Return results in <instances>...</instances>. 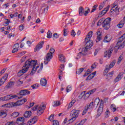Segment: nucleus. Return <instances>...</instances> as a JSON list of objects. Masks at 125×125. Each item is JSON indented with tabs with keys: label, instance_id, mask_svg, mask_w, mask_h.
<instances>
[{
	"label": "nucleus",
	"instance_id": "2f4dec72",
	"mask_svg": "<svg viewBox=\"0 0 125 125\" xmlns=\"http://www.w3.org/2000/svg\"><path fill=\"white\" fill-rule=\"evenodd\" d=\"M83 70H84V68H80V69L77 70L76 74H77L78 75H80L81 73H83Z\"/></svg>",
	"mask_w": 125,
	"mask_h": 125
},
{
	"label": "nucleus",
	"instance_id": "338daca9",
	"mask_svg": "<svg viewBox=\"0 0 125 125\" xmlns=\"http://www.w3.org/2000/svg\"><path fill=\"white\" fill-rule=\"evenodd\" d=\"M15 48L18 49L19 48V43H16L14 44Z\"/></svg>",
	"mask_w": 125,
	"mask_h": 125
},
{
	"label": "nucleus",
	"instance_id": "864d4df0",
	"mask_svg": "<svg viewBox=\"0 0 125 125\" xmlns=\"http://www.w3.org/2000/svg\"><path fill=\"white\" fill-rule=\"evenodd\" d=\"M105 118H108V117L110 116V111H109V110L106 111V112H105Z\"/></svg>",
	"mask_w": 125,
	"mask_h": 125
},
{
	"label": "nucleus",
	"instance_id": "680f3d73",
	"mask_svg": "<svg viewBox=\"0 0 125 125\" xmlns=\"http://www.w3.org/2000/svg\"><path fill=\"white\" fill-rule=\"evenodd\" d=\"M54 117V115L52 114L50 116V117H49V120L50 121V122H51V121L53 120Z\"/></svg>",
	"mask_w": 125,
	"mask_h": 125
},
{
	"label": "nucleus",
	"instance_id": "a19ab883",
	"mask_svg": "<svg viewBox=\"0 0 125 125\" xmlns=\"http://www.w3.org/2000/svg\"><path fill=\"white\" fill-rule=\"evenodd\" d=\"M110 108H111V110H112L113 112H116L117 108L115 107V105L114 104H111Z\"/></svg>",
	"mask_w": 125,
	"mask_h": 125
},
{
	"label": "nucleus",
	"instance_id": "412c9836",
	"mask_svg": "<svg viewBox=\"0 0 125 125\" xmlns=\"http://www.w3.org/2000/svg\"><path fill=\"white\" fill-rule=\"evenodd\" d=\"M110 6H108L106 8H104L100 13V15L101 16H103V15H105V13H107L108 10H109Z\"/></svg>",
	"mask_w": 125,
	"mask_h": 125
},
{
	"label": "nucleus",
	"instance_id": "ddd939ff",
	"mask_svg": "<svg viewBox=\"0 0 125 125\" xmlns=\"http://www.w3.org/2000/svg\"><path fill=\"white\" fill-rule=\"evenodd\" d=\"M113 49L114 47H113V46H110V47H109V49L104 52V57H106L107 55L108 58H110L111 57L112 53L113 52Z\"/></svg>",
	"mask_w": 125,
	"mask_h": 125
},
{
	"label": "nucleus",
	"instance_id": "5701e85b",
	"mask_svg": "<svg viewBox=\"0 0 125 125\" xmlns=\"http://www.w3.org/2000/svg\"><path fill=\"white\" fill-rule=\"evenodd\" d=\"M31 116H32L31 111H26L24 114V117H25V118H30Z\"/></svg>",
	"mask_w": 125,
	"mask_h": 125
},
{
	"label": "nucleus",
	"instance_id": "c85d7f7f",
	"mask_svg": "<svg viewBox=\"0 0 125 125\" xmlns=\"http://www.w3.org/2000/svg\"><path fill=\"white\" fill-rule=\"evenodd\" d=\"M54 104L53 105V107H58V106H60L61 105V102L59 101H55L54 102Z\"/></svg>",
	"mask_w": 125,
	"mask_h": 125
},
{
	"label": "nucleus",
	"instance_id": "5fc2aeb1",
	"mask_svg": "<svg viewBox=\"0 0 125 125\" xmlns=\"http://www.w3.org/2000/svg\"><path fill=\"white\" fill-rule=\"evenodd\" d=\"M67 32H68V31L67 30V29L64 28L63 29V36H64V37H66L67 36V35H68V34L67 33Z\"/></svg>",
	"mask_w": 125,
	"mask_h": 125
},
{
	"label": "nucleus",
	"instance_id": "c756f323",
	"mask_svg": "<svg viewBox=\"0 0 125 125\" xmlns=\"http://www.w3.org/2000/svg\"><path fill=\"white\" fill-rule=\"evenodd\" d=\"M2 116V118H5L6 117V111L1 110L0 111V116Z\"/></svg>",
	"mask_w": 125,
	"mask_h": 125
},
{
	"label": "nucleus",
	"instance_id": "6ab92c4d",
	"mask_svg": "<svg viewBox=\"0 0 125 125\" xmlns=\"http://www.w3.org/2000/svg\"><path fill=\"white\" fill-rule=\"evenodd\" d=\"M124 75V72H121L118 76L114 79V83H118L119 81L122 80L123 78V76Z\"/></svg>",
	"mask_w": 125,
	"mask_h": 125
},
{
	"label": "nucleus",
	"instance_id": "49530a36",
	"mask_svg": "<svg viewBox=\"0 0 125 125\" xmlns=\"http://www.w3.org/2000/svg\"><path fill=\"white\" fill-rule=\"evenodd\" d=\"M66 92H69L72 90V86L68 85L66 88Z\"/></svg>",
	"mask_w": 125,
	"mask_h": 125
},
{
	"label": "nucleus",
	"instance_id": "7ed1b4c3",
	"mask_svg": "<svg viewBox=\"0 0 125 125\" xmlns=\"http://www.w3.org/2000/svg\"><path fill=\"white\" fill-rule=\"evenodd\" d=\"M79 113H80V110H72L70 113V117L71 119L69 120V122L73 123L74 121H76L77 118L79 117Z\"/></svg>",
	"mask_w": 125,
	"mask_h": 125
},
{
	"label": "nucleus",
	"instance_id": "e2e57ef3",
	"mask_svg": "<svg viewBox=\"0 0 125 125\" xmlns=\"http://www.w3.org/2000/svg\"><path fill=\"white\" fill-rule=\"evenodd\" d=\"M53 38H55V39H58L59 38V36L57 35V33H55L53 35Z\"/></svg>",
	"mask_w": 125,
	"mask_h": 125
},
{
	"label": "nucleus",
	"instance_id": "dca6fc26",
	"mask_svg": "<svg viewBox=\"0 0 125 125\" xmlns=\"http://www.w3.org/2000/svg\"><path fill=\"white\" fill-rule=\"evenodd\" d=\"M44 43V42L42 41L41 42H40L37 45L36 47L35 48V51H39L41 48L43 46V44Z\"/></svg>",
	"mask_w": 125,
	"mask_h": 125
},
{
	"label": "nucleus",
	"instance_id": "69168bd1",
	"mask_svg": "<svg viewBox=\"0 0 125 125\" xmlns=\"http://www.w3.org/2000/svg\"><path fill=\"white\" fill-rule=\"evenodd\" d=\"M113 75H114V71H111L109 72L108 74L107 75V77H110V75L112 76Z\"/></svg>",
	"mask_w": 125,
	"mask_h": 125
},
{
	"label": "nucleus",
	"instance_id": "de8ad7c7",
	"mask_svg": "<svg viewBox=\"0 0 125 125\" xmlns=\"http://www.w3.org/2000/svg\"><path fill=\"white\" fill-rule=\"evenodd\" d=\"M125 24V22H120V23H119L117 26L119 27V28H123L124 27V24Z\"/></svg>",
	"mask_w": 125,
	"mask_h": 125
},
{
	"label": "nucleus",
	"instance_id": "f704fd0d",
	"mask_svg": "<svg viewBox=\"0 0 125 125\" xmlns=\"http://www.w3.org/2000/svg\"><path fill=\"white\" fill-rule=\"evenodd\" d=\"M52 37V33L50 32V30H48L47 34V38L48 39H50Z\"/></svg>",
	"mask_w": 125,
	"mask_h": 125
},
{
	"label": "nucleus",
	"instance_id": "20e7f679",
	"mask_svg": "<svg viewBox=\"0 0 125 125\" xmlns=\"http://www.w3.org/2000/svg\"><path fill=\"white\" fill-rule=\"evenodd\" d=\"M55 51V50H54V49L53 48L50 49V52L47 54L46 58L44 59V63L45 65H46L47 64H48V62L50 61V59H52L53 57L52 54L54 53Z\"/></svg>",
	"mask_w": 125,
	"mask_h": 125
},
{
	"label": "nucleus",
	"instance_id": "0eeeda50",
	"mask_svg": "<svg viewBox=\"0 0 125 125\" xmlns=\"http://www.w3.org/2000/svg\"><path fill=\"white\" fill-rule=\"evenodd\" d=\"M103 107H104V102L103 100H101V103L97 110L98 113L96 115V118H98L100 116H101V114H102L103 112Z\"/></svg>",
	"mask_w": 125,
	"mask_h": 125
},
{
	"label": "nucleus",
	"instance_id": "37998d69",
	"mask_svg": "<svg viewBox=\"0 0 125 125\" xmlns=\"http://www.w3.org/2000/svg\"><path fill=\"white\" fill-rule=\"evenodd\" d=\"M88 110V107L87 106H85L84 109L83 111L82 115H85V114H86V112H87Z\"/></svg>",
	"mask_w": 125,
	"mask_h": 125
},
{
	"label": "nucleus",
	"instance_id": "bb28decb",
	"mask_svg": "<svg viewBox=\"0 0 125 125\" xmlns=\"http://www.w3.org/2000/svg\"><path fill=\"white\" fill-rule=\"evenodd\" d=\"M76 100H73L72 101H71L68 105L67 109H71V108L73 106H74V104L76 103Z\"/></svg>",
	"mask_w": 125,
	"mask_h": 125
},
{
	"label": "nucleus",
	"instance_id": "0e129e2a",
	"mask_svg": "<svg viewBox=\"0 0 125 125\" xmlns=\"http://www.w3.org/2000/svg\"><path fill=\"white\" fill-rule=\"evenodd\" d=\"M71 36L72 37H75V36H76V32H75V30H73L71 31Z\"/></svg>",
	"mask_w": 125,
	"mask_h": 125
},
{
	"label": "nucleus",
	"instance_id": "4468645a",
	"mask_svg": "<svg viewBox=\"0 0 125 125\" xmlns=\"http://www.w3.org/2000/svg\"><path fill=\"white\" fill-rule=\"evenodd\" d=\"M97 34V39L96 40V42H99L101 40H102V32L100 30H98L96 32Z\"/></svg>",
	"mask_w": 125,
	"mask_h": 125
},
{
	"label": "nucleus",
	"instance_id": "39448f33",
	"mask_svg": "<svg viewBox=\"0 0 125 125\" xmlns=\"http://www.w3.org/2000/svg\"><path fill=\"white\" fill-rule=\"evenodd\" d=\"M112 19L110 18H107L105 20H104L103 22V27L104 30H109L111 26V21Z\"/></svg>",
	"mask_w": 125,
	"mask_h": 125
},
{
	"label": "nucleus",
	"instance_id": "b1692460",
	"mask_svg": "<svg viewBox=\"0 0 125 125\" xmlns=\"http://www.w3.org/2000/svg\"><path fill=\"white\" fill-rule=\"evenodd\" d=\"M15 82H10L5 86V88H11L13 85H14Z\"/></svg>",
	"mask_w": 125,
	"mask_h": 125
},
{
	"label": "nucleus",
	"instance_id": "f8f14e48",
	"mask_svg": "<svg viewBox=\"0 0 125 125\" xmlns=\"http://www.w3.org/2000/svg\"><path fill=\"white\" fill-rule=\"evenodd\" d=\"M25 102H27V99L23 98L21 100L18 101L16 103H12V104L13 107H16L17 106H20L21 105H23Z\"/></svg>",
	"mask_w": 125,
	"mask_h": 125
},
{
	"label": "nucleus",
	"instance_id": "6e6552de",
	"mask_svg": "<svg viewBox=\"0 0 125 125\" xmlns=\"http://www.w3.org/2000/svg\"><path fill=\"white\" fill-rule=\"evenodd\" d=\"M124 39L121 37L119 38L118 42L117 43V46L118 47V49H122V48H124L125 46V40L122 43V42L124 41Z\"/></svg>",
	"mask_w": 125,
	"mask_h": 125
},
{
	"label": "nucleus",
	"instance_id": "393cba45",
	"mask_svg": "<svg viewBox=\"0 0 125 125\" xmlns=\"http://www.w3.org/2000/svg\"><path fill=\"white\" fill-rule=\"evenodd\" d=\"M116 60H113L110 63V65H106L105 67L108 66V68L111 69V68H113V67H114V66H115V64H116Z\"/></svg>",
	"mask_w": 125,
	"mask_h": 125
},
{
	"label": "nucleus",
	"instance_id": "3c124183",
	"mask_svg": "<svg viewBox=\"0 0 125 125\" xmlns=\"http://www.w3.org/2000/svg\"><path fill=\"white\" fill-rule=\"evenodd\" d=\"M104 42H110V40L108 39V37L105 36L104 39Z\"/></svg>",
	"mask_w": 125,
	"mask_h": 125
},
{
	"label": "nucleus",
	"instance_id": "f257e3e1",
	"mask_svg": "<svg viewBox=\"0 0 125 125\" xmlns=\"http://www.w3.org/2000/svg\"><path fill=\"white\" fill-rule=\"evenodd\" d=\"M33 68L31 72V76H33L36 72L38 68L40 67V64H38V61L37 60H27L25 62V64L23 65V68L22 70H20L18 74H21V76H22L24 73H26L29 70V68Z\"/></svg>",
	"mask_w": 125,
	"mask_h": 125
},
{
	"label": "nucleus",
	"instance_id": "c03bdc74",
	"mask_svg": "<svg viewBox=\"0 0 125 125\" xmlns=\"http://www.w3.org/2000/svg\"><path fill=\"white\" fill-rule=\"evenodd\" d=\"M92 106H94L93 102H91L89 105L86 106L88 107V109H90L91 108H92Z\"/></svg>",
	"mask_w": 125,
	"mask_h": 125
},
{
	"label": "nucleus",
	"instance_id": "1a4fd4ad",
	"mask_svg": "<svg viewBox=\"0 0 125 125\" xmlns=\"http://www.w3.org/2000/svg\"><path fill=\"white\" fill-rule=\"evenodd\" d=\"M16 97H17V95H9L4 97L0 98V101H7L8 100H11V99H13L14 98H16Z\"/></svg>",
	"mask_w": 125,
	"mask_h": 125
},
{
	"label": "nucleus",
	"instance_id": "4d7b16f0",
	"mask_svg": "<svg viewBox=\"0 0 125 125\" xmlns=\"http://www.w3.org/2000/svg\"><path fill=\"white\" fill-rule=\"evenodd\" d=\"M82 54H83V53L79 52L78 54V55H77V57L76 58V59H80V58H81V57H82Z\"/></svg>",
	"mask_w": 125,
	"mask_h": 125
},
{
	"label": "nucleus",
	"instance_id": "9b49d317",
	"mask_svg": "<svg viewBox=\"0 0 125 125\" xmlns=\"http://www.w3.org/2000/svg\"><path fill=\"white\" fill-rule=\"evenodd\" d=\"M44 110H45V105L43 104H41L37 109V115L41 116L44 112Z\"/></svg>",
	"mask_w": 125,
	"mask_h": 125
},
{
	"label": "nucleus",
	"instance_id": "052dcab7",
	"mask_svg": "<svg viewBox=\"0 0 125 125\" xmlns=\"http://www.w3.org/2000/svg\"><path fill=\"white\" fill-rule=\"evenodd\" d=\"M23 29H24V26L22 24H21L19 26V30L20 31H23Z\"/></svg>",
	"mask_w": 125,
	"mask_h": 125
},
{
	"label": "nucleus",
	"instance_id": "bf43d9fd",
	"mask_svg": "<svg viewBox=\"0 0 125 125\" xmlns=\"http://www.w3.org/2000/svg\"><path fill=\"white\" fill-rule=\"evenodd\" d=\"M5 71H6V68H4L3 70H1L0 72V76H1V75H2V74L5 72Z\"/></svg>",
	"mask_w": 125,
	"mask_h": 125
},
{
	"label": "nucleus",
	"instance_id": "7c9ffc66",
	"mask_svg": "<svg viewBox=\"0 0 125 125\" xmlns=\"http://www.w3.org/2000/svg\"><path fill=\"white\" fill-rule=\"evenodd\" d=\"M111 10H113V11H115V12H119V8H118V5H117L114 6Z\"/></svg>",
	"mask_w": 125,
	"mask_h": 125
},
{
	"label": "nucleus",
	"instance_id": "4be33fe9",
	"mask_svg": "<svg viewBox=\"0 0 125 125\" xmlns=\"http://www.w3.org/2000/svg\"><path fill=\"white\" fill-rule=\"evenodd\" d=\"M40 83L42 86H45V85H46V84L47 83V81H46V79L44 78H42L41 80Z\"/></svg>",
	"mask_w": 125,
	"mask_h": 125
},
{
	"label": "nucleus",
	"instance_id": "9d476101",
	"mask_svg": "<svg viewBox=\"0 0 125 125\" xmlns=\"http://www.w3.org/2000/svg\"><path fill=\"white\" fill-rule=\"evenodd\" d=\"M96 90V89H93L89 91L87 93L85 94H84V92H83L80 95V96H79V97H81V98H83V96H84V98L85 99L88 98V97H89V95H90V94H92L93 92H95Z\"/></svg>",
	"mask_w": 125,
	"mask_h": 125
},
{
	"label": "nucleus",
	"instance_id": "4c0bfd02",
	"mask_svg": "<svg viewBox=\"0 0 125 125\" xmlns=\"http://www.w3.org/2000/svg\"><path fill=\"white\" fill-rule=\"evenodd\" d=\"M94 76L93 74H90L86 79V81H90L91 79H93Z\"/></svg>",
	"mask_w": 125,
	"mask_h": 125
},
{
	"label": "nucleus",
	"instance_id": "f3484780",
	"mask_svg": "<svg viewBox=\"0 0 125 125\" xmlns=\"http://www.w3.org/2000/svg\"><path fill=\"white\" fill-rule=\"evenodd\" d=\"M8 77V74H6L0 80V85H2L3 83L5 82V81L7 80V78Z\"/></svg>",
	"mask_w": 125,
	"mask_h": 125
},
{
	"label": "nucleus",
	"instance_id": "c9c22d12",
	"mask_svg": "<svg viewBox=\"0 0 125 125\" xmlns=\"http://www.w3.org/2000/svg\"><path fill=\"white\" fill-rule=\"evenodd\" d=\"M109 70H110V69L108 68V66H105V69L104 72V76H106V75H107L108 72H109Z\"/></svg>",
	"mask_w": 125,
	"mask_h": 125
},
{
	"label": "nucleus",
	"instance_id": "603ef678",
	"mask_svg": "<svg viewBox=\"0 0 125 125\" xmlns=\"http://www.w3.org/2000/svg\"><path fill=\"white\" fill-rule=\"evenodd\" d=\"M40 105H37L32 108V111H37Z\"/></svg>",
	"mask_w": 125,
	"mask_h": 125
},
{
	"label": "nucleus",
	"instance_id": "72a5a7b5",
	"mask_svg": "<svg viewBox=\"0 0 125 125\" xmlns=\"http://www.w3.org/2000/svg\"><path fill=\"white\" fill-rule=\"evenodd\" d=\"M123 58H124V56L123 55H121L118 58V61L117 62V64H120V63L122 62V60H123Z\"/></svg>",
	"mask_w": 125,
	"mask_h": 125
},
{
	"label": "nucleus",
	"instance_id": "a878e982",
	"mask_svg": "<svg viewBox=\"0 0 125 125\" xmlns=\"http://www.w3.org/2000/svg\"><path fill=\"white\" fill-rule=\"evenodd\" d=\"M59 61L62 62V63H65V57H64V55H60L59 56Z\"/></svg>",
	"mask_w": 125,
	"mask_h": 125
},
{
	"label": "nucleus",
	"instance_id": "f03ea898",
	"mask_svg": "<svg viewBox=\"0 0 125 125\" xmlns=\"http://www.w3.org/2000/svg\"><path fill=\"white\" fill-rule=\"evenodd\" d=\"M85 42H86L85 47L83 48L82 50V53L83 56L87 54V51L93 45V41H85Z\"/></svg>",
	"mask_w": 125,
	"mask_h": 125
},
{
	"label": "nucleus",
	"instance_id": "8fccbe9b",
	"mask_svg": "<svg viewBox=\"0 0 125 125\" xmlns=\"http://www.w3.org/2000/svg\"><path fill=\"white\" fill-rule=\"evenodd\" d=\"M43 67V63L42 62L41 64L40 68L39 70H38L37 72L40 73L42 71V70Z\"/></svg>",
	"mask_w": 125,
	"mask_h": 125
},
{
	"label": "nucleus",
	"instance_id": "aec40b11",
	"mask_svg": "<svg viewBox=\"0 0 125 125\" xmlns=\"http://www.w3.org/2000/svg\"><path fill=\"white\" fill-rule=\"evenodd\" d=\"M30 91L27 89L21 90L20 91V94L22 96L28 95L30 94Z\"/></svg>",
	"mask_w": 125,
	"mask_h": 125
},
{
	"label": "nucleus",
	"instance_id": "774afa93",
	"mask_svg": "<svg viewBox=\"0 0 125 125\" xmlns=\"http://www.w3.org/2000/svg\"><path fill=\"white\" fill-rule=\"evenodd\" d=\"M17 51H18V49L14 48L13 50L12 51V53H15V52H17Z\"/></svg>",
	"mask_w": 125,
	"mask_h": 125
},
{
	"label": "nucleus",
	"instance_id": "cd10ccee",
	"mask_svg": "<svg viewBox=\"0 0 125 125\" xmlns=\"http://www.w3.org/2000/svg\"><path fill=\"white\" fill-rule=\"evenodd\" d=\"M99 102H100L99 98H96L93 102L94 106H96V107H97V106H98V104H99Z\"/></svg>",
	"mask_w": 125,
	"mask_h": 125
},
{
	"label": "nucleus",
	"instance_id": "6e6d98bb",
	"mask_svg": "<svg viewBox=\"0 0 125 125\" xmlns=\"http://www.w3.org/2000/svg\"><path fill=\"white\" fill-rule=\"evenodd\" d=\"M53 125H59V122L57 120H54L53 122Z\"/></svg>",
	"mask_w": 125,
	"mask_h": 125
},
{
	"label": "nucleus",
	"instance_id": "2eb2a0df",
	"mask_svg": "<svg viewBox=\"0 0 125 125\" xmlns=\"http://www.w3.org/2000/svg\"><path fill=\"white\" fill-rule=\"evenodd\" d=\"M38 116H34V118L32 119H31L28 122V125H34V124H36L37 122H38Z\"/></svg>",
	"mask_w": 125,
	"mask_h": 125
},
{
	"label": "nucleus",
	"instance_id": "423d86ee",
	"mask_svg": "<svg viewBox=\"0 0 125 125\" xmlns=\"http://www.w3.org/2000/svg\"><path fill=\"white\" fill-rule=\"evenodd\" d=\"M86 9L87 11H84L83 7L82 6L80 7L79 8V15H80V16H83V14L84 16H87V14L89 13L88 11H90V9L89 8H86Z\"/></svg>",
	"mask_w": 125,
	"mask_h": 125
},
{
	"label": "nucleus",
	"instance_id": "473e14b6",
	"mask_svg": "<svg viewBox=\"0 0 125 125\" xmlns=\"http://www.w3.org/2000/svg\"><path fill=\"white\" fill-rule=\"evenodd\" d=\"M11 116L13 118H17V117L19 116V113L17 112H14L12 114Z\"/></svg>",
	"mask_w": 125,
	"mask_h": 125
},
{
	"label": "nucleus",
	"instance_id": "13d9d810",
	"mask_svg": "<svg viewBox=\"0 0 125 125\" xmlns=\"http://www.w3.org/2000/svg\"><path fill=\"white\" fill-rule=\"evenodd\" d=\"M17 84V85H21V84H23V81H21L20 80L18 81Z\"/></svg>",
	"mask_w": 125,
	"mask_h": 125
},
{
	"label": "nucleus",
	"instance_id": "e433bc0d",
	"mask_svg": "<svg viewBox=\"0 0 125 125\" xmlns=\"http://www.w3.org/2000/svg\"><path fill=\"white\" fill-rule=\"evenodd\" d=\"M104 20L103 19L100 20L97 23V26H100L101 25V24H103Z\"/></svg>",
	"mask_w": 125,
	"mask_h": 125
},
{
	"label": "nucleus",
	"instance_id": "a211bd4d",
	"mask_svg": "<svg viewBox=\"0 0 125 125\" xmlns=\"http://www.w3.org/2000/svg\"><path fill=\"white\" fill-rule=\"evenodd\" d=\"M25 122V118L23 117H19L16 120V123L18 125H21Z\"/></svg>",
	"mask_w": 125,
	"mask_h": 125
},
{
	"label": "nucleus",
	"instance_id": "58836bf2",
	"mask_svg": "<svg viewBox=\"0 0 125 125\" xmlns=\"http://www.w3.org/2000/svg\"><path fill=\"white\" fill-rule=\"evenodd\" d=\"M90 39H91V37L89 36L88 35H87L86 38H85V42H90L92 41L90 40Z\"/></svg>",
	"mask_w": 125,
	"mask_h": 125
},
{
	"label": "nucleus",
	"instance_id": "79ce46f5",
	"mask_svg": "<svg viewBox=\"0 0 125 125\" xmlns=\"http://www.w3.org/2000/svg\"><path fill=\"white\" fill-rule=\"evenodd\" d=\"M104 3H105V2L104 1L102 3H101L99 5V10H101V9H102V8H103V7H104Z\"/></svg>",
	"mask_w": 125,
	"mask_h": 125
},
{
	"label": "nucleus",
	"instance_id": "ea45409f",
	"mask_svg": "<svg viewBox=\"0 0 125 125\" xmlns=\"http://www.w3.org/2000/svg\"><path fill=\"white\" fill-rule=\"evenodd\" d=\"M86 121V119H83V120L81 121L80 123L77 125V124H75V125H83V124L85 123V121Z\"/></svg>",
	"mask_w": 125,
	"mask_h": 125
},
{
	"label": "nucleus",
	"instance_id": "09e8293b",
	"mask_svg": "<svg viewBox=\"0 0 125 125\" xmlns=\"http://www.w3.org/2000/svg\"><path fill=\"white\" fill-rule=\"evenodd\" d=\"M31 87H32L33 89H36L39 87V84H35L32 85Z\"/></svg>",
	"mask_w": 125,
	"mask_h": 125
},
{
	"label": "nucleus",
	"instance_id": "a18cd8bd",
	"mask_svg": "<svg viewBox=\"0 0 125 125\" xmlns=\"http://www.w3.org/2000/svg\"><path fill=\"white\" fill-rule=\"evenodd\" d=\"M97 6L98 5H95L93 6V8L92 9V11H91V13H92V12H94L95 10H96V8H97Z\"/></svg>",
	"mask_w": 125,
	"mask_h": 125
}]
</instances>
